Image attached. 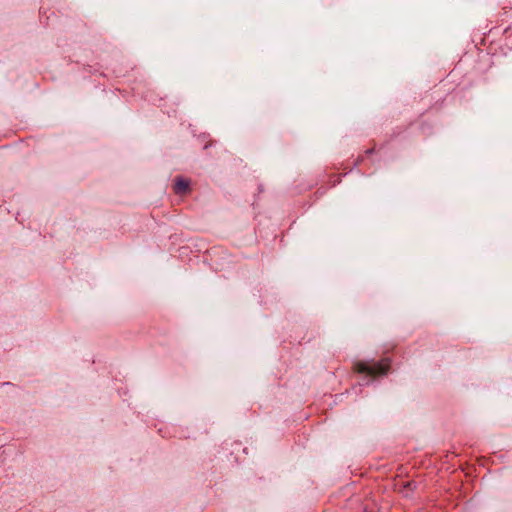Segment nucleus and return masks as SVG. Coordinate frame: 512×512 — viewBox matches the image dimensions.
Segmentation results:
<instances>
[{
	"label": "nucleus",
	"instance_id": "obj_1",
	"mask_svg": "<svg viewBox=\"0 0 512 512\" xmlns=\"http://www.w3.org/2000/svg\"><path fill=\"white\" fill-rule=\"evenodd\" d=\"M390 368L389 359H383L380 362H374L372 364L366 362H358L355 365V369L359 373H366L370 376L384 375Z\"/></svg>",
	"mask_w": 512,
	"mask_h": 512
},
{
	"label": "nucleus",
	"instance_id": "obj_2",
	"mask_svg": "<svg viewBox=\"0 0 512 512\" xmlns=\"http://www.w3.org/2000/svg\"><path fill=\"white\" fill-rule=\"evenodd\" d=\"M176 194H186L189 191V182L181 177H177L174 183Z\"/></svg>",
	"mask_w": 512,
	"mask_h": 512
}]
</instances>
